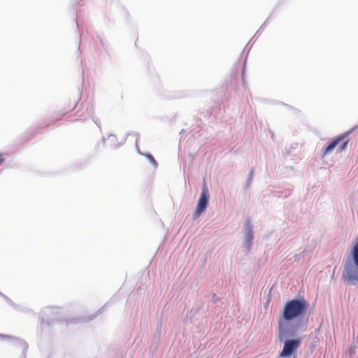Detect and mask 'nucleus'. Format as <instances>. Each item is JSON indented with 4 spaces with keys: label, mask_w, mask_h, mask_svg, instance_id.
<instances>
[{
    "label": "nucleus",
    "mask_w": 358,
    "mask_h": 358,
    "mask_svg": "<svg viewBox=\"0 0 358 358\" xmlns=\"http://www.w3.org/2000/svg\"><path fill=\"white\" fill-rule=\"evenodd\" d=\"M308 303L303 299H292L284 306L278 320V338L282 340L288 337L286 322L301 317L308 308Z\"/></svg>",
    "instance_id": "nucleus-1"
},
{
    "label": "nucleus",
    "mask_w": 358,
    "mask_h": 358,
    "mask_svg": "<svg viewBox=\"0 0 358 358\" xmlns=\"http://www.w3.org/2000/svg\"><path fill=\"white\" fill-rule=\"evenodd\" d=\"M348 136V134L345 133L340 135L336 138L334 139L323 149V156H326L331 154L336 148L338 144H341L338 149H337V151L338 152H342L344 150H345L349 142V141L347 140Z\"/></svg>",
    "instance_id": "nucleus-2"
},
{
    "label": "nucleus",
    "mask_w": 358,
    "mask_h": 358,
    "mask_svg": "<svg viewBox=\"0 0 358 358\" xmlns=\"http://www.w3.org/2000/svg\"><path fill=\"white\" fill-rule=\"evenodd\" d=\"M301 343L300 338L286 340L282 350L280 353V357L282 358L290 357L292 354L297 351Z\"/></svg>",
    "instance_id": "nucleus-3"
},
{
    "label": "nucleus",
    "mask_w": 358,
    "mask_h": 358,
    "mask_svg": "<svg viewBox=\"0 0 358 358\" xmlns=\"http://www.w3.org/2000/svg\"><path fill=\"white\" fill-rule=\"evenodd\" d=\"M208 200V193L206 187L203 188L200 198L198 201L196 208L194 212L195 216L200 215L203 212L205 211Z\"/></svg>",
    "instance_id": "nucleus-4"
},
{
    "label": "nucleus",
    "mask_w": 358,
    "mask_h": 358,
    "mask_svg": "<svg viewBox=\"0 0 358 358\" xmlns=\"http://www.w3.org/2000/svg\"><path fill=\"white\" fill-rule=\"evenodd\" d=\"M246 238L248 241L249 243L251 244V241L253 238V235L252 233V225L250 223H248L246 225Z\"/></svg>",
    "instance_id": "nucleus-5"
},
{
    "label": "nucleus",
    "mask_w": 358,
    "mask_h": 358,
    "mask_svg": "<svg viewBox=\"0 0 358 358\" xmlns=\"http://www.w3.org/2000/svg\"><path fill=\"white\" fill-rule=\"evenodd\" d=\"M145 157L155 167H157L158 166L157 161L155 159L152 155L148 154L145 155Z\"/></svg>",
    "instance_id": "nucleus-6"
},
{
    "label": "nucleus",
    "mask_w": 358,
    "mask_h": 358,
    "mask_svg": "<svg viewBox=\"0 0 358 358\" xmlns=\"http://www.w3.org/2000/svg\"><path fill=\"white\" fill-rule=\"evenodd\" d=\"M3 162V159L2 157V155L0 154V165L2 164Z\"/></svg>",
    "instance_id": "nucleus-7"
},
{
    "label": "nucleus",
    "mask_w": 358,
    "mask_h": 358,
    "mask_svg": "<svg viewBox=\"0 0 358 358\" xmlns=\"http://www.w3.org/2000/svg\"><path fill=\"white\" fill-rule=\"evenodd\" d=\"M341 144H338V145L336 146L337 149H338V148L341 146Z\"/></svg>",
    "instance_id": "nucleus-8"
}]
</instances>
